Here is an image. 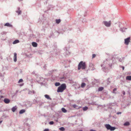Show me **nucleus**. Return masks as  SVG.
I'll use <instances>...</instances> for the list:
<instances>
[{"label":"nucleus","instance_id":"0eeeda50","mask_svg":"<svg viewBox=\"0 0 131 131\" xmlns=\"http://www.w3.org/2000/svg\"><path fill=\"white\" fill-rule=\"evenodd\" d=\"M69 47H66L64 48L63 50L66 52L64 53V55H68L70 54V52L69 51Z\"/></svg>","mask_w":131,"mask_h":131},{"label":"nucleus","instance_id":"c9c22d12","mask_svg":"<svg viewBox=\"0 0 131 131\" xmlns=\"http://www.w3.org/2000/svg\"><path fill=\"white\" fill-rule=\"evenodd\" d=\"M49 129H45L44 130V131H49Z\"/></svg>","mask_w":131,"mask_h":131},{"label":"nucleus","instance_id":"423d86ee","mask_svg":"<svg viewBox=\"0 0 131 131\" xmlns=\"http://www.w3.org/2000/svg\"><path fill=\"white\" fill-rule=\"evenodd\" d=\"M37 81L39 83L42 84V82L45 81V79L40 76L38 77L37 78Z\"/></svg>","mask_w":131,"mask_h":131},{"label":"nucleus","instance_id":"c756f323","mask_svg":"<svg viewBox=\"0 0 131 131\" xmlns=\"http://www.w3.org/2000/svg\"><path fill=\"white\" fill-rule=\"evenodd\" d=\"M117 90V89L116 88H114L113 90V92L112 93H113L116 94V93L115 92V91H116Z\"/></svg>","mask_w":131,"mask_h":131},{"label":"nucleus","instance_id":"a211bd4d","mask_svg":"<svg viewBox=\"0 0 131 131\" xmlns=\"http://www.w3.org/2000/svg\"><path fill=\"white\" fill-rule=\"evenodd\" d=\"M25 112V110L24 109H23L20 110L19 112L20 114H22Z\"/></svg>","mask_w":131,"mask_h":131},{"label":"nucleus","instance_id":"f03ea898","mask_svg":"<svg viewBox=\"0 0 131 131\" xmlns=\"http://www.w3.org/2000/svg\"><path fill=\"white\" fill-rule=\"evenodd\" d=\"M86 67L85 63L83 61H81L79 63L78 65V69L80 70L81 69L82 70L85 69Z\"/></svg>","mask_w":131,"mask_h":131},{"label":"nucleus","instance_id":"2eb2a0df","mask_svg":"<svg viewBox=\"0 0 131 131\" xmlns=\"http://www.w3.org/2000/svg\"><path fill=\"white\" fill-rule=\"evenodd\" d=\"M127 29V28H120V30L122 32H125V30Z\"/></svg>","mask_w":131,"mask_h":131},{"label":"nucleus","instance_id":"a878e982","mask_svg":"<svg viewBox=\"0 0 131 131\" xmlns=\"http://www.w3.org/2000/svg\"><path fill=\"white\" fill-rule=\"evenodd\" d=\"M86 85V84L84 83H82L81 84V86L82 88H83Z\"/></svg>","mask_w":131,"mask_h":131},{"label":"nucleus","instance_id":"6e6552de","mask_svg":"<svg viewBox=\"0 0 131 131\" xmlns=\"http://www.w3.org/2000/svg\"><path fill=\"white\" fill-rule=\"evenodd\" d=\"M15 12L18 15H19L21 14L22 11L20 10V7H18L15 11Z\"/></svg>","mask_w":131,"mask_h":131},{"label":"nucleus","instance_id":"7c9ffc66","mask_svg":"<svg viewBox=\"0 0 131 131\" xmlns=\"http://www.w3.org/2000/svg\"><path fill=\"white\" fill-rule=\"evenodd\" d=\"M23 80L22 79H20L18 81L19 83L21 82H23Z\"/></svg>","mask_w":131,"mask_h":131},{"label":"nucleus","instance_id":"f257e3e1","mask_svg":"<svg viewBox=\"0 0 131 131\" xmlns=\"http://www.w3.org/2000/svg\"><path fill=\"white\" fill-rule=\"evenodd\" d=\"M104 64H102L101 65V66L102 67V69L103 71L105 72H107V71L106 70V68L105 67V65L104 64H108L110 67L111 68L112 65V63L114 64L115 63V62L113 61V60H111L110 59H107L105 61H104Z\"/></svg>","mask_w":131,"mask_h":131},{"label":"nucleus","instance_id":"f3484780","mask_svg":"<svg viewBox=\"0 0 131 131\" xmlns=\"http://www.w3.org/2000/svg\"><path fill=\"white\" fill-rule=\"evenodd\" d=\"M32 45L33 47H36L37 46V44L36 42H33L32 43Z\"/></svg>","mask_w":131,"mask_h":131},{"label":"nucleus","instance_id":"1a4fd4ad","mask_svg":"<svg viewBox=\"0 0 131 131\" xmlns=\"http://www.w3.org/2000/svg\"><path fill=\"white\" fill-rule=\"evenodd\" d=\"M130 37H129L125 39V45H128L129 42L130 41Z\"/></svg>","mask_w":131,"mask_h":131},{"label":"nucleus","instance_id":"39448f33","mask_svg":"<svg viewBox=\"0 0 131 131\" xmlns=\"http://www.w3.org/2000/svg\"><path fill=\"white\" fill-rule=\"evenodd\" d=\"M105 126L107 130H110L111 131H114L115 129V127H112L109 124H105Z\"/></svg>","mask_w":131,"mask_h":131},{"label":"nucleus","instance_id":"58836bf2","mask_svg":"<svg viewBox=\"0 0 131 131\" xmlns=\"http://www.w3.org/2000/svg\"><path fill=\"white\" fill-rule=\"evenodd\" d=\"M95 69V68L94 67L92 68V69H91L92 71H93Z\"/></svg>","mask_w":131,"mask_h":131},{"label":"nucleus","instance_id":"20e7f679","mask_svg":"<svg viewBox=\"0 0 131 131\" xmlns=\"http://www.w3.org/2000/svg\"><path fill=\"white\" fill-rule=\"evenodd\" d=\"M102 24L106 27H110L111 26V20L109 21H104L102 22Z\"/></svg>","mask_w":131,"mask_h":131},{"label":"nucleus","instance_id":"ea45409f","mask_svg":"<svg viewBox=\"0 0 131 131\" xmlns=\"http://www.w3.org/2000/svg\"><path fill=\"white\" fill-rule=\"evenodd\" d=\"M0 98H4V97L3 96H2V95H1L0 96Z\"/></svg>","mask_w":131,"mask_h":131},{"label":"nucleus","instance_id":"a18cd8bd","mask_svg":"<svg viewBox=\"0 0 131 131\" xmlns=\"http://www.w3.org/2000/svg\"><path fill=\"white\" fill-rule=\"evenodd\" d=\"M109 79V78H108V80Z\"/></svg>","mask_w":131,"mask_h":131},{"label":"nucleus","instance_id":"cd10ccee","mask_svg":"<svg viewBox=\"0 0 131 131\" xmlns=\"http://www.w3.org/2000/svg\"><path fill=\"white\" fill-rule=\"evenodd\" d=\"M60 83L59 82H56L55 83V85L56 86H58L60 85Z\"/></svg>","mask_w":131,"mask_h":131},{"label":"nucleus","instance_id":"e433bc0d","mask_svg":"<svg viewBox=\"0 0 131 131\" xmlns=\"http://www.w3.org/2000/svg\"><path fill=\"white\" fill-rule=\"evenodd\" d=\"M122 92L124 95H125V93L124 91H123Z\"/></svg>","mask_w":131,"mask_h":131},{"label":"nucleus","instance_id":"49530a36","mask_svg":"<svg viewBox=\"0 0 131 131\" xmlns=\"http://www.w3.org/2000/svg\"><path fill=\"white\" fill-rule=\"evenodd\" d=\"M47 0H46V2H47Z\"/></svg>","mask_w":131,"mask_h":131},{"label":"nucleus","instance_id":"b1692460","mask_svg":"<svg viewBox=\"0 0 131 131\" xmlns=\"http://www.w3.org/2000/svg\"><path fill=\"white\" fill-rule=\"evenodd\" d=\"M130 124L129 123V122H127L125 123L124 125V126H127Z\"/></svg>","mask_w":131,"mask_h":131},{"label":"nucleus","instance_id":"f704fd0d","mask_svg":"<svg viewBox=\"0 0 131 131\" xmlns=\"http://www.w3.org/2000/svg\"><path fill=\"white\" fill-rule=\"evenodd\" d=\"M65 78L63 77H62L61 78V79H62V81H63L65 79Z\"/></svg>","mask_w":131,"mask_h":131},{"label":"nucleus","instance_id":"4be33fe9","mask_svg":"<svg viewBox=\"0 0 131 131\" xmlns=\"http://www.w3.org/2000/svg\"><path fill=\"white\" fill-rule=\"evenodd\" d=\"M61 110L64 113H66L67 112V110L64 108H62L61 109Z\"/></svg>","mask_w":131,"mask_h":131},{"label":"nucleus","instance_id":"37998d69","mask_svg":"<svg viewBox=\"0 0 131 131\" xmlns=\"http://www.w3.org/2000/svg\"><path fill=\"white\" fill-rule=\"evenodd\" d=\"M122 67L123 70H124V67L123 66H122Z\"/></svg>","mask_w":131,"mask_h":131},{"label":"nucleus","instance_id":"bb28decb","mask_svg":"<svg viewBox=\"0 0 131 131\" xmlns=\"http://www.w3.org/2000/svg\"><path fill=\"white\" fill-rule=\"evenodd\" d=\"M59 129L61 131H64L65 130V128L63 127H62L59 128Z\"/></svg>","mask_w":131,"mask_h":131},{"label":"nucleus","instance_id":"412c9836","mask_svg":"<svg viewBox=\"0 0 131 131\" xmlns=\"http://www.w3.org/2000/svg\"><path fill=\"white\" fill-rule=\"evenodd\" d=\"M126 79L129 80H131V76H128L126 77Z\"/></svg>","mask_w":131,"mask_h":131},{"label":"nucleus","instance_id":"c85d7f7f","mask_svg":"<svg viewBox=\"0 0 131 131\" xmlns=\"http://www.w3.org/2000/svg\"><path fill=\"white\" fill-rule=\"evenodd\" d=\"M103 89V87H100L98 89V90L99 91H102Z\"/></svg>","mask_w":131,"mask_h":131},{"label":"nucleus","instance_id":"a19ab883","mask_svg":"<svg viewBox=\"0 0 131 131\" xmlns=\"http://www.w3.org/2000/svg\"><path fill=\"white\" fill-rule=\"evenodd\" d=\"M84 81H87V80L85 78L84 80Z\"/></svg>","mask_w":131,"mask_h":131},{"label":"nucleus","instance_id":"7ed1b4c3","mask_svg":"<svg viewBox=\"0 0 131 131\" xmlns=\"http://www.w3.org/2000/svg\"><path fill=\"white\" fill-rule=\"evenodd\" d=\"M66 86L65 84H62L58 88L57 92H62L66 89Z\"/></svg>","mask_w":131,"mask_h":131},{"label":"nucleus","instance_id":"9b49d317","mask_svg":"<svg viewBox=\"0 0 131 131\" xmlns=\"http://www.w3.org/2000/svg\"><path fill=\"white\" fill-rule=\"evenodd\" d=\"M4 101L5 103L8 104L9 103L10 100L8 99L5 98L4 99Z\"/></svg>","mask_w":131,"mask_h":131},{"label":"nucleus","instance_id":"5701e85b","mask_svg":"<svg viewBox=\"0 0 131 131\" xmlns=\"http://www.w3.org/2000/svg\"><path fill=\"white\" fill-rule=\"evenodd\" d=\"M88 109V108L87 106H85L83 107V110L84 111H86Z\"/></svg>","mask_w":131,"mask_h":131},{"label":"nucleus","instance_id":"2f4dec72","mask_svg":"<svg viewBox=\"0 0 131 131\" xmlns=\"http://www.w3.org/2000/svg\"><path fill=\"white\" fill-rule=\"evenodd\" d=\"M54 124V122L53 121H50L49 122V124L50 125H53Z\"/></svg>","mask_w":131,"mask_h":131},{"label":"nucleus","instance_id":"4468645a","mask_svg":"<svg viewBox=\"0 0 131 131\" xmlns=\"http://www.w3.org/2000/svg\"><path fill=\"white\" fill-rule=\"evenodd\" d=\"M44 96L48 100H51V98L49 97V96L48 95L46 94Z\"/></svg>","mask_w":131,"mask_h":131},{"label":"nucleus","instance_id":"aec40b11","mask_svg":"<svg viewBox=\"0 0 131 131\" xmlns=\"http://www.w3.org/2000/svg\"><path fill=\"white\" fill-rule=\"evenodd\" d=\"M124 58H118L117 59L119 62H122L123 61Z\"/></svg>","mask_w":131,"mask_h":131},{"label":"nucleus","instance_id":"6ab92c4d","mask_svg":"<svg viewBox=\"0 0 131 131\" xmlns=\"http://www.w3.org/2000/svg\"><path fill=\"white\" fill-rule=\"evenodd\" d=\"M19 41L18 40H15L13 42V44H16V43H19Z\"/></svg>","mask_w":131,"mask_h":131},{"label":"nucleus","instance_id":"c03bdc74","mask_svg":"<svg viewBox=\"0 0 131 131\" xmlns=\"http://www.w3.org/2000/svg\"><path fill=\"white\" fill-rule=\"evenodd\" d=\"M56 121V122H57V121H58V120H57Z\"/></svg>","mask_w":131,"mask_h":131},{"label":"nucleus","instance_id":"f8f14e48","mask_svg":"<svg viewBox=\"0 0 131 131\" xmlns=\"http://www.w3.org/2000/svg\"><path fill=\"white\" fill-rule=\"evenodd\" d=\"M14 61L15 62H16L17 61V54L16 53H14Z\"/></svg>","mask_w":131,"mask_h":131},{"label":"nucleus","instance_id":"72a5a7b5","mask_svg":"<svg viewBox=\"0 0 131 131\" xmlns=\"http://www.w3.org/2000/svg\"><path fill=\"white\" fill-rule=\"evenodd\" d=\"M92 58H95L96 57V55L95 54H92Z\"/></svg>","mask_w":131,"mask_h":131},{"label":"nucleus","instance_id":"9d476101","mask_svg":"<svg viewBox=\"0 0 131 131\" xmlns=\"http://www.w3.org/2000/svg\"><path fill=\"white\" fill-rule=\"evenodd\" d=\"M4 26H7L10 27H13V26L11 24H10L8 23H6L4 24Z\"/></svg>","mask_w":131,"mask_h":131},{"label":"nucleus","instance_id":"79ce46f5","mask_svg":"<svg viewBox=\"0 0 131 131\" xmlns=\"http://www.w3.org/2000/svg\"><path fill=\"white\" fill-rule=\"evenodd\" d=\"M90 131H95V130L92 129L90 130Z\"/></svg>","mask_w":131,"mask_h":131},{"label":"nucleus","instance_id":"dca6fc26","mask_svg":"<svg viewBox=\"0 0 131 131\" xmlns=\"http://www.w3.org/2000/svg\"><path fill=\"white\" fill-rule=\"evenodd\" d=\"M17 107L16 106L13 107L12 108V110L13 112H14L15 111V110L17 109Z\"/></svg>","mask_w":131,"mask_h":131},{"label":"nucleus","instance_id":"473e14b6","mask_svg":"<svg viewBox=\"0 0 131 131\" xmlns=\"http://www.w3.org/2000/svg\"><path fill=\"white\" fill-rule=\"evenodd\" d=\"M73 106L74 108H77V107L78 106L74 104L73 105Z\"/></svg>","mask_w":131,"mask_h":131},{"label":"nucleus","instance_id":"4c0bfd02","mask_svg":"<svg viewBox=\"0 0 131 131\" xmlns=\"http://www.w3.org/2000/svg\"><path fill=\"white\" fill-rule=\"evenodd\" d=\"M121 113V112H117V114H120Z\"/></svg>","mask_w":131,"mask_h":131},{"label":"nucleus","instance_id":"393cba45","mask_svg":"<svg viewBox=\"0 0 131 131\" xmlns=\"http://www.w3.org/2000/svg\"><path fill=\"white\" fill-rule=\"evenodd\" d=\"M56 23L58 24H59L60 21H61V20L60 19H57L56 20Z\"/></svg>","mask_w":131,"mask_h":131},{"label":"nucleus","instance_id":"ddd939ff","mask_svg":"<svg viewBox=\"0 0 131 131\" xmlns=\"http://www.w3.org/2000/svg\"><path fill=\"white\" fill-rule=\"evenodd\" d=\"M35 91L34 90L30 91L29 90L28 92V93L29 94H35Z\"/></svg>","mask_w":131,"mask_h":131}]
</instances>
